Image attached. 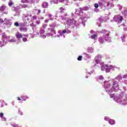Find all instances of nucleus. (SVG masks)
Wrapping results in <instances>:
<instances>
[{
	"label": "nucleus",
	"mask_w": 127,
	"mask_h": 127,
	"mask_svg": "<svg viewBox=\"0 0 127 127\" xmlns=\"http://www.w3.org/2000/svg\"><path fill=\"white\" fill-rule=\"evenodd\" d=\"M101 69L102 70V71H104V70H105V71L106 72V73H109V72H110V71H111V70L110 69V68H109V65H108V64H104L102 66V67H101Z\"/></svg>",
	"instance_id": "obj_1"
},
{
	"label": "nucleus",
	"mask_w": 127,
	"mask_h": 127,
	"mask_svg": "<svg viewBox=\"0 0 127 127\" xmlns=\"http://www.w3.org/2000/svg\"><path fill=\"white\" fill-rule=\"evenodd\" d=\"M42 7H43L44 8H46L47 7H48V3L47 2H43L42 3Z\"/></svg>",
	"instance_id": "obj_2"
},
{
	"label": "nucleus",
	"mask_w": 127,
	"mask_h": 127,
	"mask_svg": "<svg viewBox=\"0 0 127 127\" xmlns=\"http://www.w3.org/2000/svg\"><path fill=\"white\" fill-rule=\"evenodd\" d=\"M19 30H20V31H24V32H26V31H27V29L24 27H20Z\"/></svg>",
	"instance_id": "obj_3"
},
{
	"label": "nucleus",
	"mask_w": 127,
	"mask_h": 127,
	"mask_svg": "<svg viewBox=\"0 0 127 127\" xmlns=\"http://www.w3.org/2000/svg\"><path fill=\"white\" fill-rule=\"evenodd\" d=\"M109 123L110 124V125H111L112 126H113V125H115L116 122H115V120L113 119H110L109 121Z\"/></svg>",
	"instance_id": "obj_4"
},
{
	"label": "nucleus",
	"mask_w": 127,
	"mask_h": 127,
	"mask_svg": "<svg viewBox=\"0 0 127 127\" xmlns=\"http://www.w3.org/2000/svg\"><path fill=\"white\" fill-rule=\"evenodd\" d=\"M6 6L5 5H3L0 7V11H3V10H5Z\"/></svg>",
	"instance_id": "obj_5"
},
{
	"label": "nucleus",
	"mask_w": 127,
	"mask_h": 127,
	"mask_svg": "<svg viewBox=\"0 0 127 127\" xmlns=\"http://www.w3.org/2000/svg\"><path fill=\"white\" fill-rule=\"evenodd\" d=\"M60 13H64L65 12V11L66 10V9L63 8V7H61L60 8Z\"/></svg>",
	"instance_id": "obj_6"
},
{
	"label": "nucleus",
	"mask_w": 127,
	"mask_h": 127,
	"mask_svg": "<svg viewBox=\"0 0 127 127\" xmlns=\"http://www.w3.org/2000/svg\"><path fill=\"white\" fill-rule=\"evenodd\" d=\"M16 37L17 38H22V35L19 33H17V34H16Z\"/></svg>",
	"instance_id": "obj_7"
},
{
	"label": "nucleus",
	"mask_w": 127,
	"mask_h": 127,
	"mask_svg": "<svg viewBox=\"0 0 127 127\" xmlns=\"http://www.w3.org/2000/svg\"><path fill=\"white\" fill-rule=\"evenodd\" d=\"M99 42H100V43H101V44H103V43H104V39L103 38V37H100L99 39Z\"/></svg>",
	"instance_id": "obj_8"
},
{
	"label": "nucleus",
	"mask_w": 127,
	"mask_h": 127,
	"mask_svg": "<svg viewBox=\"0 0 127 127\" xmlns=\"http://www.w3.org/2000/svg\"><path fill=\"white\" fill-rule=\"evenodd\" d=\"M96 37H98V35L96 34H93L91 35V39H94V40H96Z\"/></svg>",
	"instance_id": "obj_9"
},
{
	"label": "nucleus",
	"mask_w": 127,
	"mask_h": 127,
	"mask_svg": "<svg viewBox=\"0 0 127 127\" xmlns=\"http://www.w3.org/2000/svg\"><path fill=\"white\" fill-rule=\"evenodd\" d=\"M28 98V97H27V96H26L21 97V99H22V101H25L26 100H27Z\"/></svg>",
	"instance_id": "obj_10"
},
{
	"label": "nucleus",
	"mask_w": 127,
	"mask_h": 127,
	"mask_svg": "<svg viewBox=\"0 0 127 127\" xmlns=\"http://www.w3.org/2000/svg\"><path fill=\"white\" fill-rule=\"evenodd\" d=\"M117 19L118 20H120V22H122L123 21V19H124V18H123L122 16H120L119 17H117Z\"/></svg>",
	"instance_id": "obj_11"
},
{
	"label": "nucleus",
	"mask_w": 127,
	"mask_h": 127,
	"mask_svg": "<svg viewBox=\"0 0 127 127\" xmlns=\"http://www.w3.org/2000/svg\"><path fill=\"white\" fill-rule=\"evenodd\" d=\"M58 0H53V1H51V3L54 2V3H58Z\"/></svg>",
	"instance_id": "obj_12"
},
{
	"label": "nucleus",
	"mask_w": 127,
	"mask_h": 127,
	"mask_svg": "<svg viewBox=\"0 0 127 127\" xmlns=\"http://www.w3.org/2000/svg\"><path fill=\"white\" fill-rule=\"evenodd\" d=\"M83 57H82V56H79L78 58H77V60L78 61H82V58Z\"/></svg>",
	"instance_id": "obj_13"
},
{
	"label": "nucleus",
	"mask_w": 127,
	"mask_h": 127,
	"mask_svg": "<svg viewBox=\"0 0 127 127\" xmlns=\"http://www.w3.org/2000/svg\"><path fill=\"white\" fill-rule=\"evenodd\" d=\"M12 4H13V2H12V1L11 0H10L8 2L9 6H11V5H12Z\"/></svg>",
	"instance_id": "obj_14"
},
{
	"label": "nucleus",
	"mask_w": 127,
	"mask_h": 127,
	"mask_svg": "<svg viewBox=\"0 0 127 127\" xmlns=\"http://www.w3.org/2000/svg\"><path fill=\"white\" fill-rule=\"evenodd\" d=\"M21 2H22V3H26V2H28V0H21Z\"/></svg>",
	"instance_id": "obj_15"
},
{
	"label": "nucleus",
	"mask_w": 127,
	"mask_h": 127,
	"mask_svg": "<svg viewBox=\"0 0 127 127\" xmlns=\"http://www.w3.org/2000/svg\"><path fill=\"white\" fill-rule=\"evenodd\" d=\"M22 8H26V7H27V5H26V4H23L22 5Z\"/></svg>",
	"instance_id": "obj_16"
},
{
	"label": "nucleus",
	"mask_w": 127,
	"mask_h": 127,
	"mask_svg": "<svg viewBox=\"0 0 127 127\" xmlns=\"http://www.w3.org/2000/svg\"><path fill=\"white\" fill-rule=\"evenodd\" d=\"M22 40L24 42H26L27 41V38H23Z\"/></svg>",
	"instance_id": "obj_17"
},
{
	"label": "nucleus",
	"mask_w": 127,
	"mask_h": 127,
	"mask_svg": "<svg viewBox=\"0 0 127 127\" xmlns=\"http://www.w3.org/2000/svg\"><path fill=\"white\" fill-rule=\"evenodd\" d=\"M14 26H19V24L18 23V22H15V23H14Z\"/></svg>",
	"instance_id": "obj_18"
},
{
	"label": "nucleus",
	"mask_w": 127,
	"mask_h": 127,
	"mask_svg": "<svg viewBox=\"0 0 127 127\" xmlns=\"http://www.w3.org/2000/svg\"><path fill=\"white\" fill-rule=\"evenodd\" d=\"M94 6L96 8H98L99 7V4H98V3H95V5H94Z\"/></svg>",
	"instance_id": "obj_19"
},
{
	"label": "nucleus",
	"mask_w": 127,
	"mask_h": 127,
	"mask_svg": "<svg viewBox=\"0 0 127 127\" xmlns=\"http://www.w3.org/2000/svg\"><path fill=\"white\" fill-rule=\"evenodd\" d=\"M111 119H110L108 117H105V121H107L108 122H109V121H110Z\"/></svg>",
	"instance_id": "obj_20"
},
{
	"label": "nucleus",
	"mask_w": 127,
	"mask_h": 127,
	"mask_svg": "<svg viewBox=\"0 0 127 127\" xmlns=\"http://www.w3.org/2000/svg\"><path fill=\"white\" fill-rule=\"evenodd\" d=\"M99 80H103V79H104V77H103V76H100L99 77Z\"/></svg>",
	"instance_id": "obj_21"
},
{
	"label": "nucleus",
	"mask_w": 127,
	"mask_h": 127,
	"mask_svg": "<svg viewBox=\"0 0 127 127\" xmlns=\"http://www.w3.org/2000/svg\"><path fill=\"white\" fill-rule=\"evenodd\" d=\"M3 22H4L3 20L2 19H0V23H3Z\"/></svg>",
	"instance_id": "obj_22"
},
{
	"label": "nucleus",
	"mask_w": 127,
	"mask_h": 127,
	"mask_svg": "<svg viewBox=\"0 0 127 127\" xmlns=\"http://www.w3.org/2000/svg\"><path fill=\"white\" fill-rule=\"evenodd\" d=\"M0 118H2L3 117V113H1L0 114Z\"/></svg>",
	"instance_id": "obj_23"
},
{
	"label": "nucleus",
	"mask_w": 127,
	"mask_h": 127,
	"mask_svg": "<svg viewBox=\"0 0 127 127\" xmlns=\"http://www.w3.org/2000/svg\"><path fill=\"white\" fill-rule=\"evenodd\" d=\"M67 33V30H64L63 31V34H64V33Z\"/></svg>",
	"instance_id": "obj_24"
},
{
	"label": "nucleus",
	"mask_w": 127,
	"mask_h": 127,
	"mask_svg": "<svg viewBox=\"0 0 127 127\" xmlns=\"http://www.w3.org/2000/svg\"><path fill=\"white\" fill-rule=\"evenodd\" d=\"M17 100H18V101H21L22 99H20V98H19V97H17Z\"/></svg>",
	"instance_id": "obj_25"
},
{
	"label": "nucleus",
	"mask_w": 127,
	"mask_h": 127,
	"mask_svg": "<svg viewBox=\"0 0 127 127\" xmlns=\"http://www.w3.org/2000/svg\"><path fill=\"white\" fill-rule=\"evenodd\" d=\"M109 36H110V33H107V34H106V36L107 37H109Z\"/></svg>",
	"instance_id": "obj_26"
},
{
	"label": "nucleus",
	"mask_w": 127,
	"mask_h": 127,
	"mask_svg": "<svg viewBox=\"0 0 127 127\" xmlns=\"http://www.w3.org/2000/svg\"><path fill=\"white\" fill-rule=\"evenodd\" d=\"M60 2H63V1H64V0H59Z\"/></svg>",
	"instance_id": "obj_27"
},
{
	"label": "nucleus",
	"mask_w": 127,
	"mask_h": 127,
	"mask_svg": "<svg viewBox=\"0 0 127 127\" xmlns=\"http://www.w3.org/2000/svg\"><path fill=\"white\" fill-rule=\"evenodd\" d=\"M49 17H52V15L51 14H49Z\"/></svg>",
	"instance_id": "obj_28"
},
{
	"label": "nucleus",
	"mask_w": 127,
	"mask_h": 127,
	"mask_svg": "<svg viewBox=\"0 0 127 127\" xmlns=\"http://www.w3.org/2000/svg\"><path fill=\"white\" fill-rule=\"evenodd\" d=\"M51 31H55L54 29L51 28Z\"/></svg>",
	"instance_id": "obj_29"
},
{
	"label": "nucleus",
	"mask_w": 127,
	"mask_h": 127,
	"mask_svg": "<svg viewBox=\"0 0 127 127\" xmlns=\"http://www.w3.org/2000/svg\"><path fill=\"white\" fill-rule=\"evenodd\" d=\"M41 12V11L40 10H38V13H40Z\"/></svg>",
	"instance_id": "obj_30"
},
{
	"label": "nucleus",
	"mask_w": 127,
	"mask_h": 127,
	"mask_svg": "<svg viewBox=\"0 0 127 127\" xmlns=\"http://www.w3.org/2000/svg\"><path fill=\"white\" fill-rule=\"evenodd\" d=\"M105 40H106V41H108V40L107 39V37H105Z\"/></svg>",
	"instance_id": "obj_31"
},
{
	"label": "nucleus",
	"mask_w": 127,
	"mask_h": 127,
	"mask_svg": "<svg viewBox=\"0 0 127 127\" xmlns=\"http://www.w3.org/2000/svg\"><path fill=\"white\" fill-rule=\"evenodd\" d=\"M98 57H99L100 58V59H102V56H99Z\"/></svg>",
	"instance_id": "obj_32"
},
{
	"label": "nucleus",
	"mask_w": 127,
	"mask_h": 127,
	"mask_svg": "<svg viewBox=\"0 0 127 127\" xmlns=\"http://www.w3.org/2000/svg\"><path fill=\"white\" fill-rule=\"evenodd\" d=\"M67 33H71V31H69L68 32H67Z\"/></svg>",
	"instance_id": "obj_33"
},
{
	"label": "nucleus",
	"mask_w": 127,
	"mask_h": 127,
	"mask_svg": "<svg viewBox=\"0 0 127 127\" xmlns=\"http://www.w3.org/2000/svg\"><path fill=\"white\" fill-rule=\"evenodd\" d=\"M86 78H88V76H86Z\"/></svg>",
	"instance_id": "obj_34"
}]
</instances>
